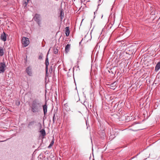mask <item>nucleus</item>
Masks as SVG:
<instances>
[{"mask_svg":"<svg viewBox=\"0 0 160 160\" xmlns=\"http://www.w3.org/2000/svg\"><path fill=\"white\" fill-rule=\"evenodd\" d=\"M42 106L41 102L37 99L33 100L30 105L31 111L35 114L40 112L42 109Z\"/></svg>","mask_w":160,"mask_h":160,"instance_id":"obj_1","label":"nucleus"},{"mask_svg":"<svg viewBox=\"0 0 160 160\" xmlns=\"http://www.w3.org/2000/svg\"><path fill=\"white\" fill-rule=\"evenodd\" d=\"M33 19L34 21L37 22L38 26L40 27L41 26V17L40 14H36L33 18Z\"/></svg>","mask_w":160,"mask_h":160,"instance_id":"obj_2","label":"nucleus"},{"mask_svg":"<svg viewBox=\"0 0 160 160\" xmlns=\"http://www.w3.org/2000/svg\"><path fill=\"white\" fill-rule=\"evenodd\" d=\"M22 43L24 47L27 46L29 44V39L26 37H23L22 38Z\"/></svg>","mask_w":160,"mask_h":160,"instance_id":"obj_3","label":"nucleus"},{"mask_svg":"<svg viewBox=\"0 0 160 160\" xmlns=\"http://www.w3.org/2000/svg\"><path fill=\"white\" fill-rule=\"evenodd\" d=\"M7 36V35L4 32H3L1 34L0 37L1 39L4 42L6 41Z\"/></svg>","mask_w":160,"mask_h":160,"instance_id":"obj_4","label":"nucleus"},{"mask_svg":"<svg viewBox=\"0 0 160 160\" xmlns=\"http://www.w3.org/2000/svg\"><path fill=\"white\" fill-rule=\"evenodd\" d=\"M5 67V63L2 62L0 63V73L4 72Z\"/></svg>","mask_w":160,"mask_h":160,"instance_id":"obj_5","label":"nucleus"},{"mask_svg":"<svg viewBox=\"0 0 160 160\" xmlns=\"http://www.w3.org/2000/svg\"><path fill=\"white\" fill-rule=\"evenodd\" d=\"M42 107H43L44 114V115H45L47 113L48 108V107L47 105V103L46 102H45V104L42 106Z\"/></svg>","mask_w":160,"mask_h":160,"instance_id":"obj_6","label":"nucleus"},{"mask_svg":"<svg viewBox=\"0 0 160 160\" xmlns=\"http://www.w3.org/2000/svg\"><path fill=\"white\" fill-rule=\"evenodd\" d=\"M26 72L27 74L29 76H31L32 72L31 69L30 67H28L26 69Z\"/></svg>","mask_w":160,"mask_h":160,"instance_id":"obj_7","label":"nucleus"},{"mask_svg":"<svg viewBox=\"0 0 160 160\" xmlns=\"http://www.w3.org/2000/svg\"><path fill=\"white\" fill-rule=\"evenodd\" d=\"M36 122L35 121H31L28 123V127L31 128V127H33Z\"/></svg>","mask_w":160,"mask_h":160,"instance_id":"obj_8","label":"nucleus"},{"mask_svg":"<svg viewBox=\"0 0 160 160\" xmlns=\"http://www.w3.org/2000/svg\"><path fill=\"white\" fill-rule=\"evenodd\" d=\"M160 69V61L158 62L155 67V71L158 72Z\"/></svg>","mask_w":160,"mask_h":160,"instance_id":"obj_9","label":"nucleus"},{"mask_svg":"<svg viewBox=\"0 0 160 160\" xmlns=\"http://www.w3.org/2000/svg\"><path fill=\"white\" fill-rule=\"evenodd\" d=\"M71 45L70 44H68L65 48V51L66 52H69L70 49Z\"/></svg>","mask_w":160,"mask_h":160,"instance_id":"obj_10","label":"nucleus"},{"mask_svg":"<svg viewBox=\"0 0 160 160\" xmlns=\"http://www.w3.org/2000/svg\"><path fill=\"white\" fill-rule=\"evenodd\" d=\"M29 0H23L22 5L24 8L27 6Z\"/></svg>","mask_w":160,"mask_h":160,"instance_id":"obj_11","label":"nucleus"},{"mask_svg":"<svg viewBox=\"0 0 160 160\" xmlns=\"http://www.w3.org/2000/svg\"><path fill=\"white\" fill-rule=\"evenodd\" d=\"M65 34L66 36H69L70 33L69 28V27H67L65 28Z\"/></svg>","mask_w":160,"mask_h":160,"instance_id":"obj_12","label":"nucleus"},{"mask_svg":"<svg viewBox=\"0 0 160 160\" xmlns=\"http://www.w3.org/2000/svg\"><path fill=\"white\" fill-rule=\"evenodd\" d=\"M49 65V62L48 60V58H47L45 60V65H46V70L47 69V68H48V66Z\"/></svg>","mask_w":160,"mask_h":160,"instance_id":"obj_13","label":"nucleus"},{"mask_svg":"<svg viewBox=\"0 0 160 160\" xmlns=\"http://www.w3.org/2000/svg\"><path fill=\"white\" fill-rule=\"evenodd\" d=\"M3 49L2 47H0V56H2L3 55Z\"/></svg>","mask_w":160,"mask_h":160,"instance_id":"obj_14","label":"nucleus"},{"mask_svg":"<svg viewBox=\"0 0 160 160\" xmlns=\"http://www.w3.org/2000/svg\"><path fill=\"white\" fill-rule=\"evenodd\" d=\"M54 143V138H53L52 140L51 141V142L50 144V145H49V146L48 147V148H50L51 147H52L53 146Z\"/></svg>","mask_w":160,"mask_h":160,"instance_id":"obj_15","label":"nucleus"},{"mask_svg":"<svg viewBox=\"0 0 160 160\" xmlns=\"http://www.w3.org/2000/svg\"><path fill=\"white\" fill-rule=\"evenodd\" d=\"M40 132H41V134L43 136H44L45 135L46 132H45V130L44 129H42L40 131Z\"/></svg>","mask_w":160,"mask_h":160,"instance_id":"obj_16","label":"nucleus"},{"mask_svg":"<svg viewBox=\"0 0 160 160\" xmlns=\"http://www.w3.org/2000/svg\"><path fill=\"white\" fill-rule=\"evenodd\" d=\"M56 118H55V113H54L53 115V118H52V121L53 123H55V121L56 120Z\"/></svg>","mask_w":160,"mask_h":160,"instance_id":"obj_17","label":"nucleus"},{"mask_svg":"<svg viewBox=\"0 0 160 160\" xmlns=\"http://www.w3.org/2000/svg\"><path fill=\"white\" fill-rule=\"evenodd\" d=\"M60 16L61 17V19H62V18L64 16V13L63 12V11L62 10L60 11Z\"/></svg>","mask_w":160,"mask_h":160,"instance_id":"obj_18","label":"nucleus"},{"mask_svg":"<svg viewBox=\"0 0 160 160\" xmlns=\"http://www.w3.org/2000/svg\"><path fill=\"white\" fill-rule=\"evenodd\" d=\"M158 101L155 102V104L154 106V108L155 109L157 108V107L158 106Z\"/></svg>","mask_w":160,"mask_h":160,"instance_id":"obj_19","label":"nucleus"},{"mask_svg":"<svg viewBox=\"0 0 160 160\" xmlns=\"http://www.w3.org/2000/svg\"><path fill=\"white\" fill-rule=\"evenodd\" d=\"M48 68H47V69L46 70V75L47 76H48Z\"/></svg>","mask_w":160,"mask_h":160,"instance_id":"obj_20","label":"nucleus"},{"mask_svg":"<svg viewBox=\"0 0 160 160\" xmlns=\"http://www.w3.org/2000/svg\"><path fill=\"white\" fill-rule=\"evenodd\" d=\"M52 67L51 66L50 67V68L49 70V72L50 73H51L52 72Z\"/></svg>","mask_w":160,"mask_h":160,"instance_id":"obj_21","label":"nucleus"},{"mask_svg":"<svg viewBox=\"0 0 160 160\" xmlns=\"http://www.w3.org/2000/svg\"><path fill=\"white\" fill-rule=\"evenodd\" d=\"M42 55H40L39 56V57H38L39 59H42Z\"/></svg>","mask_w":160,"mask_h":160,"instance_id":"obj_22","label":"nucleus"},{"mask_svg":"<svg viewBox=\"0 0 160 160\" xmlns=\"http://www.w3.org/2000/svg\"><path fill=\"white\" fill-rule=\"evenodd\" d=\"M116 84V82H114L113 83L111 84V85H115Z\"/></svg>","mask_w":160,"mask_h":160,"instance_id":"obj_23","label":"nucleus"},{"mask_svg":"<svg viewBox=\"0 0 160 160\" xmlns=\"http://www.w3.org/2000/svg\"><path fill=\"white\" fill-rule=\"evenodd\" d=\"M57 52H58V50H57V51H54V53H55V54L57 53Z\"/></svg>","mask_w":160,"mask_h":160,"instance_id":"obj_24","label":"nucleus"},{"mask_svg":"<svg viewBox=\"0 0 160 160\" xmlns=\"http://www.w3.org/2000/svg\"><path fill=\"white\" fill-rule=\"evenodd\" d=\"M160 103V100H158V103Z\"/></svg>","mask_w":160,"mask_h":160,"instance_id":"obj_25","label":"nucleus"},{"mask_svg":"<svg viewBox=\"0 0 160 160\" xmlns=\"http://www.w3.org/2000/svg\"><path fill=\"white\" fill-rule=\"evenodd\" d=\"M5 141L4 140V141H0V142H4Z\"/></svg>","mask_w":160,"mask_h":160,"instance_id":"obj_26","label":"nucleus"},{"mask_svg":"<svg viewBox=\"0 0 160 160\" xmlns=\"http://www.w3.org/2000/svg\"><path fill=\"white\" fill-rule=\"evenodd\" d=\"M83 2H84L85 1V0H83Z\"/></svg>","mask_w":160,"mask_h":160,"instance_id":"obj_27","label":"nucleus"},{"mask_svg":"<svg viewBox=\"0 0 160 160\" xmlns=\"http://www.w3.org/2000/svg\"><path fill=\"white\" fill-rule=\"evenodd\" d=\"M81 42H80L79 43L80 44L81 43Z\"/></svg>","mask_w":160,"mask_h":160,"instance_id":"obj_28","label":"nucleus"},{"mask_svg":"<svg viewBox=\"0 0 160 160\" xmlns=\"http://www.w3.org/2000/svg\"><path fill=\"white\" fill-rule=\"evenodd\" d=\"M75 0H74V1H75Z\"/></svg>","mask_w":160,"mask_h":160,"instance_id":"obj_29","label":"nucleus"}]
</instances>
